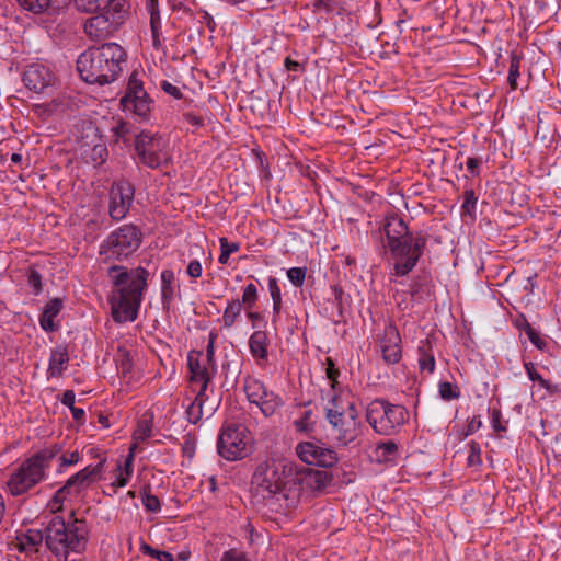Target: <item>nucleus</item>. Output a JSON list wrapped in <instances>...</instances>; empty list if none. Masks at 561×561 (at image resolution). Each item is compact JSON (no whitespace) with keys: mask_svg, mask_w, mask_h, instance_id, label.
Masks as SVG:
<instances>
[{"mask_svg":"<svg viewBox=\"0 0 561 561\" xmlns=\"http://www.w3.org/2000/svg\"><path fill=\"white\" fill-rule=\"evenodd\" d=\"M45 543L58 558L57 561H67L70 552H81L85 547L82 528H45Z\"/></svg>","mask_w":561,"mask_h":561,"instance_id":"f8f14e48","label":"nucleus"},{"mask_svg":"<svg viewBox=\"0 0 561 561\" xmlns=\"http://www.w3.org/2000/svg\"><path fill=\"white\" fill-rule=\"evenodd\" d=\"M526 374L533 382H537L543 388L549 396H561V385L552 383L550 380L545 379L537 370L533 362H524Z\"/></svg>","mask_w":561,"mask_h":561,"instance_id":"cd10ccee","label":"nucleus"},{"mask_svg":"<svg viewBox=\"0 0 561 561\" xmlns=\"http://www.w3.org/2000/svg\"><path fill=\"white\" fill-rule=\"evenodd\" d=\"M144 233L134 224L114 229L100 243L99 256L108 265L107 275L113 285L110 298L112 317L117 323L134 322L148 289L150 272L144 266L128 268L119 263L129 260L141 247Z\"/></svg>","mask_w":561,"mask_h":561,"instance_id":"f257e3e1","label":"nucleus"},{"mask_svg":"<svg viewBox=\"0 0 561 561\" xmlns=\"http://www.w3.org/2000/svg\"><path fill=\"white\" fill-rule=\"evenodd\" d=\"M409 412L401 405L383 398L371 400L366 408V421L375 433L383 436L397 434L408 422Z\"/></svg>","mask_w":561,"mask_h":561,"instance_id":"423d86ee","label":"nucleus"},{"mask_svg":"<svg viewBox=\"0 0 561 561\" xmlns=\"http://www.w3.org/2000/svg\"><path fill=\"white\" fill-rule=\"evenodd\" d=\"M333 480V474L327 470L300 467L294 463L291 488L287 489V500L290 508L295 507L304 494L322 492Z\"/></svg>","mask_w":561,"mask_h":561,"instance_id":"0eeeda50","label":"nucleus"},{"mask_svg":"<svg viewBox=\"0 0 561 561\" xmlns=\"http://www.w3.org/2000/svg\"><path fill=\"white\" fill-rule=\"evenodd\" d=\"M125 113L134 115L138 122H148L151 117L153 100L144 88V81L137 71L128 78L126 92L119 101Z\"/></svg>","mask_w":561,"mask_h":561,"instance_id":"1a4fd4ad","label":"nucleus"},{"mask_svg":"<svg viewBox=\"0 0 561 561\" xmlns=\"http://www.w3.org/2000/svg\"><path fill=\"white\" fill-rule=\"evenodd\" d=\"M203 266L198 259H193L190 261L186 267V274L192 278L196 279L202 276Z\"/></svg>","mask_w":561,"mask_h":561,"instance_id":"e2e57ef3","label":"nucleus"},{"mask_svg":"<svg viewBox=\"0 0 561 561\" xmlns=\"http://www.w3.org/2000/svg\"><path fill=\"white\" fill-rule=\"evenodd\" d=\"M112 131L114 133V136H116L117 140H122L125 145H128L131 141L134 134L139 133L125 121L117 122V124L112 128Z\"/></svg>","mask_w":561,"mask_h":561,"instance_id":"e433bc0d","label":"nucleus"},{"mask_svg":"<svg viewBox=\"0 0 561 561\" xmlns=\"http://www.w3.org/2000/svg\"><path fill=\"white\" fill-rule=\"evenodd\" d=\"M346 411L341 413L334 410L325 415L334 437L342 446H347L358 437L360 424L359 413L354 401L346 403Z\"/></svg>","mask_w":561,"mask_h":561,"instance_id":"ddd939ff","label":"nucleus"},{"mask_svg":"<svg viewBox=\"0 0 561 561\" xmlns=\"http://www.w3.org/2000/svg\"><path fill=\"white\" fill-rule=\"evenodd\" d=\"M27 284L32 288V293L37 296L43 291V277L42 274L34 267L31 266L27 271Z\"/></svg>","mask_w":561,"mask_h":561,"instance_id":"a18cd8bd","label":"nucleus"},{"mask_svg":"<svg viewBox=\"0 0 561 561\" xmlns=\"http://www.w3.org/2000/svg\"><path fill=\"white\" fill-rule=\"evenodd\" d=\"M337 0H314L312 4L313 13L324 12L330 14L334 11Z\"/></svg>","mask_w":561,"mask_h":561,"instance_id":"4d7b16f0","label":"nucleus"},{"mask_svg":"<svg viewBox=\"0 0 561 561\" xmlns=\"http://www.w3.org/2000/svg\"><path fill=\"white\" fill-rule=\"evenodd\" d=\"M207 399V394L205 397L199 396V391L196 393L194 401L188 405L186 410L187 420L192 424H196L203 416V404Z\"/></svg>","mask_w":561,"mask_h":561,"instance_id":"4c0bfd02","label":"nucleus"},{"mask_svg":"<svg viewBox=\"0 0 561 561\" xmlns=\"http://www.w3.org/2000/svg\"><path fill=\"white\" fill-rule=\"evenodd\" d=\"M481 163H482V159L481 158L469 157L467 159V162H466V167H467L468 172L472 176H479L480 175V165H481Z\"/></svg>","mask_w":561,"mask_h":561,"instance_id":"0e129e2a","label":"nucleus"},{"mask_svg":"<svg viewBox=\"0 0 561 561\" xmlns=\"http://www.w3.org/2000/svg\"><path fill=\"white\" fill-rule=\"evenodd\" d=\"M351 400H345L343 398V394H342V389L340 388L339 390H332V394L330 397V399L328 400L325 407H324V412H325V415H329V413L332 412L335 410L336 412H347L346 411V403L350 402Z\"/></svg>","mask_w":561,"mask_h":561,"instance_id":"72a5a7b5","label":"nucleus"},{"mask_svg":"<svg viewBox=\"0 0 561 561\" xmlns=\"http://www.w3.org/2000/svg\"><path fill=\"white\" fill-rule=\"evenodd\" d=\"M88 19L83 25L84 33L92 41H103L110 37L118 26V19L99 11Z\"/></svg>","mask_w":561,"mask_h":561,"instance_id":"a211bd4d","label":"nucleus"},{"mask_svg":"<svg viewBox=\"0 0 561 561\" xmlns=\"http://www.w3.org/2000/svg\"><path fill=\"white\" fill-rule=\"evenodd\" d=\"M116 366L118 374L122 378L128 379L130 381L133 379V357L130 352L124 347H119L117 352Z\"/></svg>","mask_w":561,"mask_h":561,"instance_id":"c85d7f7f","label":"nucleus"},{"mask_svg":"<svg viewBox=\"0 0 561 561\" xmlns=\"http://www.w3.org/2000/svg\"><path fill=\"white\" fill-rule=\"evenodd\" d=\"M306 267H291L287 271V277L295 287H301L306 279Z\"/></svg>","mask_w":561,"mask_h":561,"instance_id":"3c124183","label":"nucleus"},{"mask_svg":"<svg viewBox=\"0 0 561 561\" xmlns=\"http://www.w3.org/2000/svg\"><path fill=\"white\" fill-rule=\"evenodd\" d=\"M175 275L170 268L161 272V304L163 310H169L175 297Z\"/></svg>","mask_w":561,"mask_h":561,"instance_id":"a878e982","label":"nucleus"},{"mask_svg":"<svg viewBox=\"0 0 561 561\" xmlns=\"http://www.w3.org/2000/svg\"><path fill=\"white\" fill-rule=\"evenodd\" d=\"M401 337L396 327L389 325L381 340L382 358L388 364H397L401 359Z\"/></svg>","mask_w":561,"mask_h":561,"instance_id":"412c9836","label":"nucleus"},{"mask_svg":"<svg viewBox=\"0 0 561 561\" xmlns=\"http://www.w3.org/2000/svg\"><path fill=\"white\" fill-rule=\"evenodd\" d=\"M167 141L159 133L142 129L134 134V148L141 164L150 169H159L167 164L164 149Z\"/></svg>","mask_w":561,"mask_h":561,"instance_id":"9b49d317","label":"nucleus"},{"mask_svg":"<svg viewBox=\"0 0 561 561\" xmlns=\"http://www.w3.org/2000/svg\"><path fill=\"white\" fill-rule=\"evenodd\" d=\"M101 11L111 15V18L118 19L119 25L123 20L124 2L122 0H111L110 7Z\"/></svg>","mask_w":561,"mask_h":561,"instance_id":"864d4df0","label":"nucleus"},{"mask_svg":"<svg viewBox=\"0 0 561 561\" xmlns=\"http://www.w3.org/2000/svg\"><path fill=\"white\" fill-rule=\"evenodd\" d=\"M60 451L61 447L55 444L26 458L10 474L7 481L8 492L12 496H21L45 480L46 470Z\"/></svg>","mask_w":561,"mask_h":561,"instance_id":"39448f33","label":"nucleus"},{"mask_svg":"<svg viewBox=\"0 0 561 561\" xmlns=\"http://www.w3.org/2000/svg\"><path fill=\"white\" fill-rule=\"evenodd\" d=\"M294 462L286 459H271L261 462L252 476V486L257 496L270 506L290 510L287 489L291 488Z\"/></svg>","mask_w":561,"mask_h":561,"instance_id":"20e7f679","label":"nucleus"},{"mask_svg":"<svg viewBox=\"0 0 561 561\" xmlns=\"http://www.w3.org/2000/svg\"><path fill=\"white\" fill-rule=\"evenodd\" d=\"M250 432L242 424H224L217 439V453L229 461L243 459L249 454Z\"/></svg>","mask_w":561,"mask_h":561,"instance_id":"9d476101","label":"nucleus"},{"mask_svg":"<svg viewBox=\"0 0 561 561\" xmlns=\"http://www.w3.org/2000/svg\"><path fill=\"white\" fill-rule=\"evenodd\" d=\"M438 393L444 401L457 400L461 396L458 385L449 381H439Z\"/></svg>","mask_w":561,"mask_h":561,"instance_id":"a19ab883","label":"nucleus"},{"mask_svg":"<svg viewBox=\"0 0 561 561\" xmlns=\"http://www.w3.org/2000/svg\"><path fill=\"white\" fill-rule=\"evenodd\" d=\"M105 462L106 459L103 458L95 466L89 465L72 474L66 483L55 492L53 499L49 501L48 506L51 512H60L65 501L77 497L93 483L101 480L105 469Z\"/></svg>","mask_w":561,"mask_h":561,"instance_id":"6e6552de","label":"nucleus"},{"mask_svg":"<svg viewBox=\"0 0 561 561\" xmlns=\"http://www.w3.org/2000/svg\"><path fill=\"white\" fill-rule=\"evenodd\" d=\"M220 243V254L218 257V262L220 264H227L230 255L234 252H238L240 249L239 243L229 242L227 238L222 237L219 239Z\"/></svg>","mask_w":561,"mask_h":561,"instance_id":"79ce46f5","label":"nucleus"},{"mask_svg":"<svg viewBox=\"0 0 561 561\" xmlns=\"http://www.w3.org/2000/svg\"><path fill=\"white\" fill-rule=\"evenodd\" d=\"M62 308L64 301L60 298H53L45 305L39 316V325L45 332L50 333L58 330V325L54 320Z\"/></svg>","mask_w":561,"mask_h":561,"instance_id":"5701e85b","label":"nucleus"},{"mask_svg":"<svg viewBox=\"0 0 561 561\" xmlns=\"http://www.w3.org/2000/svg\"><path fill=\"white\" fill-rule=\"evenodd\" d=\"M526 335L537 350L541 352L548 351L549 342L547 341L546 336H543L537 329L534 327L528 328Z\"/></svg>","mask_w":561,"mask_h":561,"instance_id":"49530a36","label":"nucleus"},{"mask_svg":"<svg viewBox=\"0 0 561 561\" xmlns=\"http://www.w3.org/2000/svg\"><path fill=\"white\" fill-rule=\"evenodd\" d=\"M243 390L250 403L261 400L262 396L268 397L267 403L261 402V412L265 417H270L284 405L283 398L268 390L263 381L257 378L247 376L244 378Z\"/></svg>","mask_w":561,"mask_h":561,"instance_id":"2eb2a0df","label":"nucleus"},{"mask_svg":"<svg viewBox=\"0 0 561 561\" xmlns=\"http://www.w3.org/2000/svg\"><path fill=\"white\" fill-rule=\"evenodd\" d=\"M45 539V535L39 528L19 529L12 545L20 551L26 554L36 553L38 547Z\"/></svg>","mask_w":561,"mask_h":561,"instance_id":"aec40b11","label":"nucleus"},{"mask_svg":"<svg viewBox=\"0 0 561 561\" xmlns=\"http://www.w3.org/2000/svg\"><path fill=\"white\" fill-rule=\"evenodd\" d=\"M296 454L301 461L322 468H331L337 463L335 450L313 442H301L296 446Z\"/></svg>","mask_w":561,"mask_h":561,"instance_id":"dca6fc26","label":"nucleus"},{"mask_svg":"<svg viewBox=\"0 0 561 561\" xmlns=\"http://www.w3.org/2000/svg\"><path fill=\"white\" fill-rule=\"evenodd\" d=\"M267 287L273 305H283L282 289L278 285V279L274 276H270L267 278Z\"/></svg>","mask_w":561,"mask_h":561,"instance_id":"8fccbe9b","label":"nucleus"},{"mask_svg":"<svg viewBox=\"0 0 561 561\" xmlns=\"http://www.w3.org/2000/svg\"><path fill=\"white\" fill-rule=\"evenodd\" d=\"M325 376L330 381L331 390H339L340 389V382L339 377L341 375L339 368H336L334 360L331 357L325 358Z\"/></svg>","mask_w":561,"mask_h":561,"instance_id":"37998d69","label":"nucleus"},{"mask_svg":"<svg viewBox=\"0 0 561 561\" xmlns=\"http://www.w3.org/2000/svg\"><path fill=\"white\" fill-rule=\"evenodd\" d=\"M196 449V440L193 436L186 435L183 437L182 454L190 460L194 457Z\"/></svg>","mask_w":561,"mask_h":561,"instance_id":"052dcab7","label":"nucleus"},{"mask_svg":"<svg viewBox=\"0 0 561 561\" xmlns=\"http://www.w3.org/2000/svg\"><path fill=\"white\" fill-rule=\"evenodd\" d=\"M202 351L192 350L187 353V368L190 371V381L192 383H201L199 396L205 397L217 367H209L204 360Z\"/></svg>","mask_w":561,"mask_h":561,"instance_id":"f3484780","label":"nucleus"},{"mask_svg":"<svg viewBox=\"0 0 561 561\" xmlns=\"http://www.w3.org/2000/svg\"><path fill=\"white\" fill-rule=\"evenodd\" d=\"M134 198L135 186L128 180L114 182L110 190V217L115 221L123 220L129 213Z\"/></svg>","mask_w":561,"mask_h":561,"instance_id":"4468645a","label":"nucleus"},{"mask_svg":"<svg viewBox=\"0 0 561 561\" xmlns=\"http://www.w3.org/2000/svg\"><path fill=\"white\" fill-rule=\"evenodd\" d=\"M427 283L426 276H416L412 279L410 284V295L412 298H419L421 294L424 291V288Z\"/></svg>","mask_w":561,"mask_h":561,"instance_id":"6e6d98bb","label":"nucleus"},{"mask_svg":"<svg viewBox=\"0 0 561 561\" xmlns=\"http://www.w3.org/2000/svg\"><path fill=\"white\" fill-rule=\"evenodd\" d=\"M73 3L79 11L98 13L110 7L111 0H73Z\"/></svg>","mask_w":561,"mask_h":561,"instance_id":"f704fd0d","label":"nucleus"},{"mask_svg":"<svg viewBox=\"0 0 561 561\" xmlns=\"http://www.w3.org/2000/svg\"><path fill=\"white\" fill-rule=\"evenodd\" d=\"M140 550L144 554L150 556L159 561H174L173 556L168 551H160L148 543H142Z\"/></svg>","mask_w":561,"mask_h":561,"instance_id":"09e8293b","label":"nucleus"},{"mask_svg":"<svg viewBox=\"0 0 561 561\" xmlns=\"http://www.w3.org/2000/svg\"><path fill=\"white\" fill-rule=\"evenodd\" d=\"M142 504L148 512L152 513L160 511L161 507L158 496L150 494L146 490L142 494Z\"/></svg>","mask_w":561,"mask_h":561,"instance_id":"13d9d810","label":"nucleus"},{"mask_svg":"<svg viewBox=\"0 0 561 561\" xmlns=\"http://www.w3.org/2000/svg\"><path fill=\"white\" fill-rule=\"evenodd\" d=\"M108 150L105 145L99 144L91 149V160L94 164L101 165L107 160Z\"/></svg>","mask_w":561,"mask_h":561,"instance_id":"603ef678","label":"nucleus"},{"mask_svg":"<svg viewBox=\"0 0 561 561\" xmlns=\"http://www.w3.org/2000/svg\"><path fill=\"white\" fill-rule=\"evenodd\" d=\"M19 5L34 14H42L48 12L51 7L53 0H16Z\"/></svg>","mask_w":561,"mask_h":561,"instance_id":"c9c22d12","label":"nucleus"},{"mask_svg":"<svg viewBox=\"0 0 561 561\" xmlns=\"http://www.w3.org/2000/svg\"><path fill=\"white\" fill-rule=\"evenodd\" d=\"M69 363V353L66 346H57L51 350L47 369L48 377L59 378L67 369Z\"/></svg>","mask_w":561,"mask_h":561,"instance_id":"b1692460","label":"nucleus"},{"mask_svg":"<svg viewBox=\"0 0 561 561\" xmlns=\"http://www.w3.org/2000/svg\"><path fill=\"white\" fill-rule=\"evenodd\" d=\"M51 78L53 75L47 67L32 64L25 69L22 79L28 90L39 93L50 84Z\"/></svg>","mask_w":561,"mask_h":561,"instance_id":"6ab92c4d","label":"nucleus"},{"mask_svg":"<svg viewBox=\"0 0 561 561\" xmlns=\"http://www.w3.org/2000/svg\"><path fill=\"white\" fill-rule=\"evenodd\" d=\"M259 301V291L253 283L244 286L240 302L244 306L245 310H252Z\"/></svg>","mask_w":561,"mask_h":561,"instance_id":"ea45409f","label":"nucleus"},{"mask_svg":"<svg viewBox=\"0 0 561 561\" xmlns=\"http://www.w3.org/2000/svg\"><path fill=\"white\" fill-rule=\"evenodd\" d=\"M417 353V363L421 373L426 371L427 374H433L436 367V362L433 345L428 339L420 342Z\"/></svg>","mask_w":561,"mask_h":561,"instance_id":"bb28decb","label":"nucleus"},{"mask_svg":"<svg viewBox=\"0 0 561 561\" xmlns=\"http://www.w3.org/2000/svg\"><path fill=\"white\" fill-rule=\"evenodd\" d=\"M312 410L304 411L300 419L293 422L294 428L297 433L310 435L316 430V422L312 420Z\"/></svg>","mask_w":561,"mask_h":561,"instance_id":"473e14b6","label":"nucleus"},{"mask_svg":"<svg viewBox=\"0 0 561 561\" xmlns=\"http://www.w3.org/2000/svg\"><path fill=\"white\" fill-rule=\"evenodd\" d=\"M523 60V56L516 54L515 51L511 53L510 56V69H508V83L512 90L517 88V79L519 77L520 64Z\"/></svg>","mask_w":561,"mask_h":561,"instance_id":"58836bf2","label":"nucleus"},{"mask_svg":"<svg viewBox=\"0 0 561 561\" xmlns=\"http://www.w3.org/2000/svg\"><path fill=\"white\" fill-rule=\"evenodd\" d=\"M161 89L165 93L172 95L176 100H181L183 98V93L176 85L172 84L171 82L163 80L161 82Z\"/></svg>","mask_w":561,"mask_h":561,"instance_id":"69168bd1","label":"nucleus"},{"mask_svg":"<svg viewBox=\"0 0 561 561\" xmlns=\"http://www.w3.org/2000/svg\"><path fill=\"white\" fill-rule=\"evenodd\" d=\"M270 339L267 333L262 330L254 331L249 339V350L252 357L259 365H264L268 360Z\"/></svg>","mask_w":561,"mask_h":561,"instance_id":"4be33fe9","label":"nucleus"},{"mask_svg":"<svg viewBox=\"0 0 561 561\" xmlns=\"http://www.w3.org/2000/svg\"><path fill=\"white\" fill-rule=\"evenodd\" d=\"M117 471H118V474L116 476L115 480L112 482L111 486L114 489V491L117 489V488H123L125 485H127V483L129 482V477H127L123 470H122V467L118 466L117 468Z\"/></svg>","mask_w":561,"mask_h":561,"instance_id":"774afa93","label":"nucleus"},{"mask_svg":"<svg viewBox=\"0 0 561 561\" xmlns=\"http://www.w3.org/2000/svg\"><path fill=\"white\" fill-rule=\"evenodd\" d=\"M152 420L153 414L145 412L141 419L137 422V426L133 433V440L145 442L152 435Z\"/></svg>","mask_w":561,"mask_h":561,"instance_id":"c756f323","label":"nucleus"},{"mask_svg":"<svg viewBox=\"0 0 561 561\" xmlns=\"http://www.w3.org/2000/svg\"><path fill=\"white\" fill-rule=\"evenodd\" d=\"M482 426V421L479 415H474L470 419L467 424L465 436L474 434Z\"/></svg>","mask_w":561,"mask_h":561,"instance_id":"338daca9","label":"nucleus"},{"mask_svg":"<svg viewBox=\"0 0 561 561\" xmlns=\"http://www.w3.org/2000/svg\"><path fill=\"white\" fill-rule=\"evenodd\" d=\"M477 196L472 188H466L463 192V203L461 205L462 214L473 216L476 213Z\"/></svg>","mask_w":561,"mask_h":561,"instance_id":"de8ad7c7","label":"nucleus"},{"mask_svg":"<svg viewBox=\"0 0 561 561\" xmlns=\"http://www.w3.org/2000/svg\"><path fill=\"white\" fill-rule=\"evenodd\" d=\"M373 453L379 463L394 465L400 457L399 446L391 439L378 443Z\"/></svg>","mask_w":561,"mask_h":561,"instance_id":"393cba45","label":"nucleus"},{"mask_svg":"<svg viewBox=\"0 0 561 561\" xmlns=\"http://www.w3.org/2000/svg\"><path fill=\"white\" fill-rule=\"evenodd\" d=\"M220 561H251V560L248 558L245 552H243L237 548H231L222 553Z\"/></svg>","mask_w":561,"mask_h":561,"instance_id":"bf43d9fd","label":"nucleus"},{"mask_svg":"<svg viewBox=\"0 0 561 561\" xmlns=\"http://www.w3.org/2000/svg\"><path fill=\"white\" fill-rule=\"evenodd\" d=\"M126 62V50L119 44L110 42L81 53L77 59V70L87 83L104 85L118 79Z\"/></svg>","mask_w":561,"mask_h":561,"instance_id":"7ed1b4c3","label":"nucleus"},{"mask_svg":"<svg viewBox=\"0 0 561 561\" xmlns=\"http://www.w3.org/2000/svg\"><path fill=\"white\" fill-rule=\"evenodd\" d=\"M380 238L385 237L382 250L393 261L391 275L404 277L409 275L423 256L427 237L422 232H412L396 211L385 215L380 230Z\"/></svg>","mask_w":561,"mask_h":561,"instance_id":"f03ea898","label":"nucleus"},{"mask_svg":"<svg viewBox=\"0 0 561 561\" xmlns=\"http://www.w3.org/2000/svg\"><path fill=\"white\" fill-rule=\"evenodd\" d=\"M81 460V455L78 450L62 454L58 457L57 473L61 474L65 472L67 467L75 466Z\"/></svg>","mask_w":561,"mask_h":561,"instance_id":"c03bdc74","label":"nucleus"},{"mask_svg":"<svg viewBox=\"0 0 561 561\" xmlns=\"http://www.w3.org/2000/svg\"><path fill=\"white\" fill-rule=\"evenodd\" d=\"M469 455H468V465L469 466H479L482 463L481 460V447L480 444L471 440L469 444Z\"/></svg>","mask_w":561,"mask_h":561,"instance_id":"5fc2aeb1","label":"nucleus"},{"mask_svg":"<svg viewBox=\"0 0 561 561\" xmlns=\"http://www.w3.org/2000/svg\"><path fill=\"white\" fill-rule=\"evenodd\" d=\"M78 522L79 520L75 517V511L71 510L69 512L68 520H65L62 517L56 515L49 522L48 526H51V527H55V526H73Z\"/></svg>","mask_w":561,"mask_h":561,"instance_id":"680f3d73","label":"nucleus"},{"mask_svg":"<svg viewBox=\"0 0 561 561\" xmlns=\"http://www.w3.org/2000/svg\"><path fill=\"white\" fill-rule=\"evenodd\" d=\"M331 290L333 294V304L337 310V318L333 319L334 322H340L344 318V309L345 307H350L351 297L345 294L342 286L339 284H334L331 286Z\"/></svg>","mask_w":561,"mask_h":561,"instance_id":"7c9ffc66","label":"nucleus"},{"mask_svg":"<svg viewBox=\"0 0 561 561\" xmlns=\"http://www.w3.org/2000/svg\"><path fill=\"white\" fill-rule=\"evenodd\" d=\"M243 305L239 298L228 301L227 307L222 314V322L225 328H231L241 314Z\"/></svg>","mask_w":561,"mask_h":561,"instance_id":"2f4dec72","label":"nucleus"}]
</instances>
